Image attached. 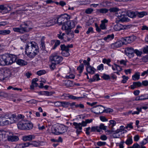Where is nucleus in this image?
Segmentation results:
<instances>
[{
  "label": "nucleus",
  "mask_w": 148,
  "mask_h": 148,
  "mask_svg": "<svg viewBox=\"0 0 148 148\" xmlns=\"http://www.w3.org/2000/svg\"><path fill=\"white\" fill-rule=\"evenodd\" d=\"M25 53L29 58H33L39 52V48L38 45L34 41L27 43L25 47Z\"/></svg>",
  "instance_id": "obj_1"
},
{
  "label": "nucleus",
  "mask_w": 148,
  "mask_h": 148,
  "mask_svg": "<svg viewBox=\"0 0 148 148\" xmlns=\"http://www.w3.org/2000/svg\"><path fill=\"white\" fill-rule=\"evenodd\" d=\"M11 73L9 69L4 68L0 69V80H8L10 76Z\"/></svg>",
  "instance_id": "obj_2"
},
{
  "label": "nucleus",
  "mask_w": 148,
  "mask_h": 148,
  "mask_svg": "<svg viewBox=\"0 0 148 148\" xmlns=\"http://www.w3.org/2000/svg\"><path fill=\"white\" fill-rule=\"evenodd\" d=\"M70 19V16L66 14H62L58 17L57 20H56L57 23L59 25H62L66 24L65 23L68 20Z\"/></svg>",
  "instance_id": "obj_3"
},
{
  "label": "nucleus",
  "mask_w": 148,
  "mask_h": 148,
  "mask_svg": "<svg viewBox=\"0 0 148 148\" xmlns=\"http://www.w3.org/2000/svg\"><path fill=\"white\" fill-rule=\"evenodd\" d=\"M75 22L73 21H69L62 25V30L66 31L70 30L75 27Z\"/></svg>",
  "instance_id": "obj_4"
},
{
  "label": "nucleus",
  "mask_w": 148,
  "mask_h": 148,
  "mask_svg": "<svg viewBox=\"0 0 148 148\" xmlns=\"http://www.w3.org/2000/svg\"><path fill=\"white\" fill-rule=\"evenodd\" d=\"M105 108L103 106L99 105L95 106L92 108L91 109V111L96 114H101L104 112V109Z\"/></svg>",
  "instance_id": "obj_5"
},
{
  "label": "nucleus",
  "mask_w": 148,
  "mask_h": 148,
  "mask_svg": "<svg viewBox=\"0 0 148 148\" xmlns=\"http://www.w3.org/2000/svg\"><path fill=\"white\" fill-rule=\"evenodd\" d=\"M17 58V56L15 55L7 54L6 65L11 64L15 62Z\"/></svg>",
  "instance_id": "obj_6"
},
{
  "label": "nucleus",
  "mask_w": 148,
  "mask_h": 148,
  "mask_svg": "<svg viewBox=\"0 0 148 148\" xmlns=\"http://www.w3.org/2000/svg\"><path fill=\"white\" fill-rule=\"evenodd\" d=\"M50 59L52 62H55L56 64H58L62 61L63 60L62 57L58 55L57 54H53L50 57Z\"/></svg>",
  "instance_id": "obj_7"
},
{
  "label": "nucleus",
  "mask_w": 148,
  "mask_h": 148,
  "mask_svg": "<svg viewBox=\"0 0 148 148\" xmlns=\"http://www.w3.org/2000/svg\"><path fill=\"white\" fill-rule=\"evenodd\" d=\"M8 114L0 115V125H5L8 124Z\"/></svg>",
  "instance_id": "obj_8"
},
{
  "label": "nucleus",
  "mask_w": 148,
  "mask_h": 148,
  "mask_svg": "<svg viewBox=\"0 0 148 148\" xmlns=\"http://www.w3.org/2000/svg\"><path fill=\"white\" fill-rule=\"evenodd\" d=\"M32 23L29 21L24 22L23 24H21L25 32H28L32 29Z\"/></svg>",
  "instance_id": "obj_9"
},
{
  "label": "nucleus",
  "mask_w": 148,
  "mask_h": 148,
  "mask_svg": "<svg viewBox=\"0 0 148 148\" xmlns=\"http://www.w3.org/2000/svg\"><path fill=\"white\" fill-rule=\"evenodd\" d=\"M8 124H11L17 121L16 116L14 114H8Z\"/></svg>",
  "instance_id": "obj_10"
},
{
  "label": "nucleus",
  "mask_w": 148,
  "mask_h": 148,
  "mask_svg": "<svg viewBox=\"0 0 148 148\" xmlns=\"http://www.w3.org/2000/svg\"><path fill=\"white\" fill-rule=\"evenodd\" d=\"M125 54L129 57H133V54L134 53V50L131 47L126 48L125 50Z\"/></svg>",
  "instance_id": "obj_11"
},
{
  "label": "nucleus",
  "mask_w": 148,
  "mask_h": 148,
  "mask_svg": "<svg viewBox=\"0 0 148 148\" xmlns=\"http://www.w3.org/2000/svg\"><path fill=\"white\" fill-rule=\"evenodd\" d=\"M134 36H131L123 38L122 40L124 44H127V43H130L134 41Z\"/></svg>",
  "instance_id": "obj_12"
},
{
  "label": "nucleus",
  "mask_w": 148,
  "mask_h": 148,
  "mask_svg": "<svg viewBox=\"0 0 148 148\" xmlns=\"http://www.w3.org/2000/svg\"><path fill=\"white\" fill-rule=\"evenodd\" d=\"M73 125L75 126L74 128L77 129L76 132L77 135L79 134L82 132V127L80 123H77L76 122H73Z\"/></svg>",
  "instance_id": "obj_13"
},
{
  "label": "nucleus",
  "mask_w": 148,
  "mask_h": 148,
  "mask_svg": "<svg viewBox=\"0 0 148 148\" xmlns=\"http://www.w3.org/2000/svg\"><path fill=\"white\" fill-rule=\"evenodd\" d=\"M67 34V41H69L72 40L74 37V33L71 30L66 31L65 30Z\"/></svg>",
  "instance_id": "obj_14"
},
{
  "label": "nucleus",
  "mask_w": 148,
  "mask_h": 148,
  "mask_svg": "<svg viewBox=\"0 0 148 148\" xmlns=\"http://www.w3.org/2000/svg\"><path fill=\"white\" fill-rule=\"evenodd\" d=\"M6 56L7 54L0 56V65L3 66L6 65Z\"/></svg>",
  "instance_id": "obj_15"
},
{
  "label": "nucleus",
  "mask_w": 148,
  "mask_h": 148,
  "mask_svg": "<svg viewBox=\"0 0 148 148\" xmlns=\"http://www.w3.org/2000/svg\"><path fill=\"white\" fill-rule=\"evenodd\" d=\"M123 44V42L122 39L121 40L118 41L112 44L111 46L112 48H118L121 46Z\"/></svg>",
  "instance_id": "obj_16"
},
{
  "label": "nucleus",
  "mask_w": 148,
  "mask_h": 148,
  "mask_svg": "<svg viewBox=\"0 0 148 148\" xmlns=\"http://www.w3.org/2000/svg\"><path fill=\"white\" fill-rule=\"evenodd\" d=\"M73 47V45H68L67 46L64 45H60L61 49L63 51H69V48H72Z\"/></svg>",
  "instance_id": "obj_17"
},
{
  "label": "nucleus",
  "mask_w": 148,
  "mask_h": 148,
  "mask_svg": "<svg viewBox=\"0 0 148 148\" xmlns=\"http://www.w3.org/2000/svg\"><path fill=\"white\" fill-rule=\"evenodd\" d=\"M38 81V79L37 78L33 79L32 82V84L30 86V89L31 90H34V87H36L38 86V84L36 83V82Z\"/></svg>",
  "instance_id": "obj_18"
},
{
  "label": "nucleus",
  "mask_w": 148,
  "mask_h": 148,
  "mask_svg": "<svg viewBox=\"0 0 148 148\" xmlns=\"http://www.w3.org/2000/svg\"><path fill=\"white\" fill-rule=\"evenodd\" d=\"M7 139L8 141L11 142H16L19 140L18 136L14 135L8 136Z\"/></svg>",
  "instance_id": "obj_19"
},
{
  "label": "nucleus",
  "mask_w": 148,
  "mask_h": 148,
  "mask_svg": "<svg viewBox=\"0 0 148 148\" xmlns=\"http://www.w3.org/2000/svg\"><path fill=\"white\" fill-rule=\"evenodd\" d=\"M35 136L33 135L25 136L23 137L22 139L24 141H30L34 138Z\"/></svg>",
  "instance_id": "obj_20"
},
{
  "label": "nucleus",
  "mask_w": 148,
  "mask_h": 148,
  "mask_svg": "<svg viewBox=\"0 0 148 148\" xmlns=\"http://www.w3.org/2000/svg\"><path fill=\"white\" fill-rule=\"evenodd\" d=\"M108 20L106 19L101 21V24H100V27L102 29H106V24L108 22Z\"/></svg>",
  "instance_id": "obj_21"
},
{
  "label": "nucleus",
  "mask_w": 148,
  "mask_h": 148,
  "mask_svg": "<svg viewBox=\"0 0 148 148\" xmlns=\"http://www.w3.org/2000/svg\"><path fill=\"white\" fill-rule=\"evenodd\" d=\"M56 20L55 18H53L45 23V26L49 27L52 25L56 23Z\"/></svg>",
  "instance_id": "obj_22"
},
{
  "label": "nucleus",
  "mask_w": 148,
  "mask_h": 148,
  "mask_svg": "<svg viewBox=\"0 0 148 148\" xmlns=\"http://www.w3.org/2000/svg\"><path fill=\"white\" fill-rule=\"evenodd\" d=\"M23 26L20 25V27H14L13 28V30L15 32H16L22 34L25 33L23 29Z\"/></svg>",
  "instance_id": "obj_23"
},
{
  "label": "nucleus",
  "mask_w": 148,
  "mask_h": 148,
  "mask_svg": "<svg viewBox=\"0 0 148 148\" xmlns=\"http://www.w3.org/2000/svg\"><path fill=\"white\" fill-rule=\"evenodd\" d=\"M141 85L142 84L140 82H133V84L131 85L130 87L132 89H134L137 87L141 86Z\"/></svg>",
  "instance_id": "obj_24"
},
{
  "label": "nucleus",
  "mask_w": 148,
  "mask_h": 148,
  "mask_svg": "<svg viewBox=\"0 0 148 148\" xmlns=\"http://www.w3.org/2000/svg\"><path fill=\"white\" fill-rule=\"evenodd\" d=\"M123 12H121L119 10L117 13H116V15L117 16L121 21H123V19L124 17V16L123 14Z\"/></svg>",
  "instance_id": "obj_25"
},
{
  "label": "nucleus",
  "mask_w": 148,
  "mask_h": 148,
  "mask_svg": "<svg viewBox=\"0 0 148 148\" xmlns=\"http://www.w3.org/2000/svg\"><path fill=\"white\" fill-rule=\"evenodd\" d=\"M16 62L17 64L21 66L25 65L27 64V62L21 59H18L17 60H16Z\"/></svg>",
  "instance_id": "obj_26"
},
{
  "label": "nucleus",
  "mask_w": 148,
  "mask_h": 148,
  "mask_svg": "<svg viewBox=\"0 0 148 148\" xmlns=\"http://www.w3.org/2000/svg\"><path fill=\"white\" fill-rule=\"evenodd\" d=\"M86 69L88 73L91 74H94L95 70V69L90 65L88 66H86Z\"/></svg>",
  "instance_id": "obj_27"
},
{
  "label": "nucleus",
  "mask_w": 148,
  "mask_h": 148,
  "mask_svg": "<svg viewBox=\"0 0 148 148\" xmlns=\"http://www.w3.org/2000/svg\"><path fill=\"white\" fill-rule=\"evenodd\" d=\"M147 96L148 95L145 94L140 96L137 97L135 99V100L139 101L148 99V97Z\"/></svg>",
  "instance_id": "obj_28"
},
{
  "label": "nucleus",
  "mask_w": 148,
  "mask_h": 148,
  "mask_svg": "<svg viewBox=\"0 0 148 148\" xmlns=\"http://www.w3.org/2000/svg\"><path fill=\"white\" fill-rule=\"evenodd\" d=\"M136 16L139 18H142L144 16L147 15V12L145 11H143L140 12L136 11Z\"/></svg>",
  "instance_id": "obj_29"
},
{
  "label": "nucleus",
  "mask_w": 148,
  "mask_h": 148,
  "mask_svg": "<svg viewBox=\"0 0 148 148\" xmlns=\"http://www.w3.org/2000/svg\"><path fill=\"white\" fill-rule=\"evenodd\" d=\"M10 31L9 29L0 30V35H8L10 33Z\"/></svg>",
  "instance_id": "obj_30"
},
{
  "label": "nucleus",
  "mask_w": 148,
  "mask_h": 148,
  "mask_svg": "<svg viewBox=\"0 0 148 148\" xmlns=\"http://www.w3.org/2000/svg\"><path fill=\"white\" fill-rule=\"evenodd\" d=\"M114 29L116 31H119L123 29V27L121 24H118L114 26Z\"/></svg>",
  "instance_id": "obj_31"
},
{
  "label": "nucleus",
  "mask_w": 148,
  "mask_h": 148,
  "mask_svg": "<svg viewBox=\"0 0 148 148\" xmlns=\"http://www.w3.org/2000/svg\"><path fill=\"white\" fill-rule=\"evenodd\" d=\"M52 132L56 135H59L58 126H52L51 128Z\"/></svg>",
  "instance_id": "obj_32"
},
{
  "label": "nucleus",
  "mask_w": 148,
  "mask_h": 148,
  "mask_svg": "<svg viewBox=\"0 0 148 148\" xmlns=\"http://www.w3.org/2000/svg\"><path fill=\"white\" fill-rule=\"evenodd\" d=\"M109 10L106 8H102L97 10V12L102 14H106L107 13Z\"/></svg>",
  "instance_id": "obj_33"
},
{
  "label": "nucleus",
  "mask_w": 148,
  "mask_h": 148,
  "mask_svg": "<svg viewBox=\"0 0 148 148\" xmlns=\"http://www.w3.org/2000/svg\"><path fill=\"white\" fill-rule=\"evenodd\" d=\"M22 145L23 146V148H24L25 147H27L29 146L30 145H34L35 146H36V145H35L34 144V142H27L26 143H22Z\"/></svg>",
  "instance_id": "obj_34"
},
{
  "label": "nucleus",
  "mask_w": 148,
  "mask_h": 148,
  "mask_svg": "<svg viewBox=\"0 0 148 148\" xmlns=\"http://www.w3.org/2000/svg\"><path fill=\"white\" fill-rule=\"evenodd\" d=\"M140 73L138 72L136 73L132 76V79L134 81L137 80L140 78Z\"/></svg>",
  "instance_id": "obj_35"
},
{
  "label": "nucleus",
  "mask_w": 148,
  "mask_h": 148,
  "mask_svg": "<svg viewBox=\"0 0 148 148\" xmlns=\"http://www.w3.org/2000/svg\"><path fill=\"white\" fill-rule=\"evenodd\" d=\"M59 134H63L66 131L65 127L62 126H58Z\"/></svg>",
  "instance_id": "obj_36"
},
{
  "label": "nucleus",
  "mask_w": 148,
  "mask_h": 148,
  "mask_svg": "<svg viewBox=\"0 0 148 148\" xmlns=\"http://www.w3.org/2000/svg\"><path fill=\"white\" fill-rule=\"evenodd\" d=\"M18 128L21 130H25L26 127L25 123H23L21 122H19L17 125Z\"/></svg>",
  "instance_id": "obj_37"
},
{
  "label": "nucleus",
  "mask_w": 148,
  "mask_h": 148,
  "mask_svg": "<svg viewBox=\"0 0 148 148\" xmlns=\"http://www.w3.org/2000/svg\"><path fill=\"white\" fill-rule=\"evenodd\" d=\"M127 14L128 16L132 18H134L136 16V12H128Z\"/></svg>",
  "instance_id": "obj_38"
},
{
  "label": "nucleus",
  "mask_w": 148,
  "mask_h": 148,
  "mask_svg": "<svg viewBox=\"0 0 148 148\" xmlns=\"http://www.w3.org/2000/svg\"><path fill=\"white\" fill-rule=\"evenodd\" d=\"M25 125L26 127L25 130H29L31 129L33 127V124L31 123H25Z\"/></svg>",
  "instance_id": "obj_39"
},
{
  "label": "nucleus",
  "mask_w": 148,
  "mask_h": 148,
  "mask_svg": "<svg viewBox=\"0 0 148 148\" xmlns=\"http://www.w3.org/2000/svg\"><path fill=\"white\" fill-rule=\"evenodd\" d=\"M114 35L113 34L108 35L107 36L104 38V39L105 40H110L114 38Z\"/></svg>",
  "instance_id": "obj_40"
},
{
  "label": "nucleus",
  "mask_w": 148,
  "mask_h": 148,
  "mask_svg": "<svg viewBox=\"0 0 148 148\" xmlns=\"http://www.w3.org/2000/svg\"><path fill=\"white\" fill-rule=\"evenodd\" d=\"M84 69V65L83 64H81L77 68V70L79 73H81Z\"/></svg>",
  "instance_id": "obj_41"
},
{
  "label": "nucleus",
  "mask_w": 148,
  "mask_h": 148,
  "mask_svg": "<svg viewBox=\"0 0 148 148\" xmlns=\"http://www.w3.org/2000/svg\"><path fill=\"white\" fill-rule=\"evenodd\" d=\"M119 9L116 7H113L110 8L109 9V11L111 12L117 13Z\"/></svg>",
  "instance_id": "obj_42"
},
{
  "label": "nucleus",
  "mask_w": 148,
  "mask_h": 148,
  "mask_svg": "<svg viewBox=\"0 0 148 148\" xmlns=\"http://www.w3.org/2000/svg\"><path fill=\"white\" fill-rule=\"evenodd\" d=\"M99 79V75L98 74H96L91 79V82L95 81V80H98Z\"/></svg>",
  "instance_id": "obj_43"
},
{
  "label": "nucleus",
  "mask_w": 148,
  "mask_h": 148,
  "mask_svg": "<svg viewBox=\"0 0 148 148\" xmlns=\"http://www.w3.org/2000/svg\"><path fill=\"white\" fill-rule=\"evenodd\" d=\"M38 129L40 130H43L45 128L46 126L44 125H42L38 123L37 125Z\"/></svg>",
  "instance_id": "obj_44"
},
{
  "label": "nucleus",
  "mask_w": 148,
  "mask_h": 148,
  "mask_svg": "<svg viewBox=\"0 0 148 148\" xmlns=\"http://www.w3.org/2000/svg\"><path fill=\"white\" fill-rule=\"evenodd\" d=\"M99 127V129L100 132L101 131V130H106L107 129V127L105 126L103 124H101L99 125V126L98 127Z\"/></svg>",
  "instance_id": "obj_45"
},
{
  "label": "nucleus",
  "mask_w": 148,
  "mask_h": 148,
  "mask_svg": "<svg viewBox=\"0 0 148 148\" xmlns=\"http://www.w3.org/2000/svg\"><path fill=\"white\" fill-rule=\"evenodd\" d=\"M109 122L110 123V126L111 128L112 129L113 127L116 124V122L115 121L113 120H111Z\"/></svg>",
  "instance_id": "obj_46"
},
{
  "label": "nucleus",
  "mask_w": 148,
  "mask_h": 148,
  "mask_svg": "<svg viewBox=\"0 0 148 148\" xmlns=\"http://www.w3.org/2000/svg\"><path fill=\"white\" fill-rule=\"evenodd\" d=\"M132 140L131 138H128L125 142V143L128 145L132 144Z\"/></svg>",
  "instance_id": "obj_47"
},
{
  "label": "nucleus",
  "mask_w": 148,
  "mask_h": 148,
  "mask_svg": "<svg viewBox=\"0 0 148 148\" xmlns=\"http://www.w3.org/2000/svg\"><path fill=\"white\" fill-rule=\"evenodd\" d=\"M12 89V90H20L21 91H22V89L20 88H14L11 86H9L7 88L8 90H10Z\"/></svg>",
  "instance_id": "obj_48"
},
{
  "label": "nucleus",
  "mask_w": 148,
  "mask_h": 148,
  "mask_svg": "<svg viewBox=\"0 0 148 148\" xmlns=\"http://www.w3.org/2000/svg\"><path fill=\"white\" fill-rule=\"evenodd\" d=\"M29 38V35L28 34H25L22 36L21 39L22 40L26 41Z\"/></svg>",
  "instance_id": "obj_49"
},
{
  "label": "nucleus",
  "mask_w": 148,
  "mask_h": 148,
  "mask_svg": "<svg viewBox=\"0 0 148 148\" xmlns=\"http://www.w3.org/2000/svg\"><path fill=\"white\" fill-rule=\"evenodd\" d=\"M40 48L43 50H45V42L42 39L41 40Z\"/></svg>",
  "instance_id": "obj_50"
},
{
  "label": "nucleus",
  "mask_w": 148,
  "mask_h": 148,
  "mask_svg": "<svg viewBox=\"0 0 148 148\" xmlns=\"http://www.w3.org/2000/svg\"><path fill=\"white\" fill-rule=\"evenodd\" d=\"M93 11V10L91 8H89L86 9L85 11L86 13L88 14H91Z\"/></svg>",
  "instance_id": "obj_51"
},
{
  "label": "nucleus",
  "mask_w": 148,
  "mask_h": 148,
  "mask_svg": "<svg viewBox=\"0 0 148 148\" xmlns=\"http://www.w3.org/2000/svg\"><path fill=\"white\" fill-rule=\"evenodd\" d=\"M42 93V95H45L47 96H51L53 94L52 92H49L48 91H43Z\"/></svg>",
  "instance_id": "obj_52"
},
{
  "label": "nucleus",
  "mask_w": 148,
  "mask_h": 148,
  "mask_svg": "<svg viewBox=\"0 0 148 148\" xmlns=\"http://www.w3.org/2000/svg\"><path fill=\"white\" fill-rule=\"evenodd\" d=\"M99 127L98 126L92 127L91 128V131L95 132L97 131V132H100Z\"/></svg>",
  "instance_id": "obj_53"
},
{
  "label": "nucleus",
  "mask_w": 148,
  "mask_h": 148,
  "mask_svg": "<svg viewBox=\"0 0 148 148\" xmlns=\"http://www.w3.org/2000/svg\"><path fill=\"white\" fill-rule=\"evenodd\" d=\"M62 54L63 56L65 57L68 56H69L70 54L69 51H63L62 52Z\"/></svg>",
  "instance_id": "obj_54"
},
{
  "label": "nucleus",
  "mask_w": 148,
  "mask_h": 148,
  "mask_svg": "<svg viewBox=\"0 0 148 148\" xmlns=\"http://www.w3.org/2000/svg\"><path fill=\"white\" fill-rule=\"evenodd\" d=\"M125 129V127L123 126H121L120 127L119 129H118L115 131V132L116 133H119L120 132H122Z\"/></svg>",
  "instance_id": "obj_55"
},
{
  "label": "nucleus",
  "mask_w": 148,
  "mask_h": 148,
  "mask_svg": "<svg viewBox=\"0 0 148 148\" xmlns=\"http://www.w3.org/2000/svg\"><path fill=\"white\" fill-rule=\"evenodd\" d=\"M69 102H62L61 106L67 107L69 106Z\"/></svg>",
  "instance_id": "obj_56"
},
{
  "label": "nucleus",
  "mask_w": 148,
  "mask_h": 148,
  "mask_svg": "<svg viewBox=\"0 0 148 148\" xmlns=\"http://www.w3.org/2000/svg\"><path fill=\"white\" fill-rule=\"evenodd\" d=\"M137 111H135L133 112V115L134 114H138L141 111V108H139V107H137L136 108Z\"/></svg>",
  "instance_id": "obj_57"
},
{
  "label": "nucleus",
  "mask_w": 148,
  "mask_h": 148,
  "mask_svg": "<svg viewBox=\"0 0 148 148\" xmlns=\"http://www.w3.org/2000/svg\"><path fill=\"white\" fill-rule=\"evenodd\" d=\"M46 73V71L45 70H40L37 72V74L38 75H41Z\"/></svg>",
  "instance_id": "obj_58"
},
{
  "label": "nucleus",
  "mask_w": 148,
  "mask_h": 148,
  "mask_svg": "<svg viewBox=\"0 0 148 148\" xmlns=\"http://www.w3.org/2000/svg\"><path fill=\"white\" fill-rule=\"evenodd\" d=\"M65 85L67 87L71 86L72 85V82L70 80H67L66 81Z\"/></svg>",
  "instance_id": "obj_59"
},
{
  "label": "nucleus",
  "mask_w": 148,
  "mask_h": 148,
  "mask_svg": "<svg viewBox=\"0 0 148 148\" xmlns=\"http://www.w3.org/2000/svg\"><path fill=\"white\" fill-rule=\"evenodd\" d=\"M123 79L122 80V82L123 83H125L127 81L128 79V77L125 75L122 76Z\"/></svg>",
  "instance_id": "obj_60"
},
{
  "label": "nucleus",
  "mask_w": 148,
  "mask_h": 148,
  "mask_svg": "<svg viewBox=\"0 0 148 148\" xmlns=\"http://www.w3.org/2000/svg\"><path fill=\"white\" fill-rule=\"evenodd\" d=\"M134 53L138 56H140L142 53V52L141 51H140L137 49H135L134 50Z\"/></svg>",
  "instance_id": "obj_61"
},
{
  "label": "nucleus",
  "mask_w": 148,
  "mask_h": 148,
  "mask_svg": "<svg viewBox=\"0 0 148 148\" xmlns=\"http://www.w3.org/2000/svg\"><path fill=\"white\" fill-rule=\"evenodd\" d=\"M8 95L7 93L3 92L0 91V96L4 97H8Z\"/></svg>",
  "instance_id": "obj_62"
},
{
  "label": "nucleus",
  "mask_w": 148,
  "mask_h": 148,
  "mask_svg": "<svg viewBox=\"0 0 148 148\" xmlns=\"http://www.w3.org/2000/svg\"><path fill=\"white\" fill-rule=\"evenodd\" d=\"M24 117L25 116L22 114H18L17 116H16V119H17V121L20 119H23L24 118Z\"/></svg>",
  "instance_id": "obj_63"
},
{
  "label": "nucleus",
  "mask_w": 148,
  "mask_h": 148,
  "mask_svg": "<svg viewBox=\"0 0 148 148\" xmlns=\"http://www.w3.org/2000/svg\"><path fill=\"white\" fill-rule=\"evenodd\" d=\"M57 64H56L55 62H52L50 66V69L52 70H54L56 68V65Z\"/></svg>",
  "instance_id": "obj_64"
}]
</instances>
